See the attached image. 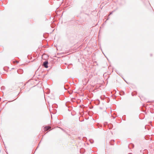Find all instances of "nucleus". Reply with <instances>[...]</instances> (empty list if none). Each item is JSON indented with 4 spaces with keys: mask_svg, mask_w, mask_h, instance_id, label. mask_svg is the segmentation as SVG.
Masks as SVG:
<instances>
[{
    "mask_svg": "<svg viewBox=\"0 0 154 154\" xmlns=\"http://www.w3.org/2000/svg\"><path fill=\"white\" fill-rule=\"evenodd\" d=\"M48 61H45L43 65L44 66V67L46 68H47L48 67Z\"/></svg>",
    "mask_w": 154,
    "mask_h": 154,
    "instance_id": "1",
    "label": "nucleus"
},
{
    "mask_svg": "<svg viewBox=\"0 0 154 154\" xmlns=\"http://www.w3.org/2000/svg\"><path fill=\"white\" fill-rule=\"evenodd\" d=\"M51 128V127L50 126H46L44 128V131H46L49 129Z\"/></svg>",
    "mask_w": 154,
    "mask_h": 154,
    "instance_id": "2",
    "label": "nucleus"
},
{
    "mask_svg": "<svg viewBox=\"0 0 154 154\" xmlns=\"http://www.w3.org/2000/svg\"><path fill=\"white\" fill-rule=\"evenodd\" d=\"M20 71H21L22 72H23V70L21 69H19L18 70L17 72H19Z\"/></svg>",
    "mask_w": 154,
    "mask_h": 154,
    "instance_id": "3",
    "label": "nucleus"
},
{
    "mask_svg": "<svg viewBox=\"0 0 154 154\" xmlns=\"http://www.w3.org/2000/svg\"><path fill=\"white\" fill-rule=\"evenodd\" d=\"M20 72H21V73L22 72L21 71H20Z\"/></svg>",
    "mask_w": 154,
    "mask_h": 154,
    "instance_id": "4",
    "label": "nucleus"
}]
</instances>
